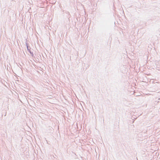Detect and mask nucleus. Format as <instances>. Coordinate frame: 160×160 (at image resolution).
<instances>
[{
  "label": "nucleus",
  "mask_w": 160,
  "mask_h": 160,
  "mask_svg": "<svg viewBox=\"0 0 160 160\" xmlns=\"http://www.w3.org/2000/svg\"><path fill=\"white\" fill-rule=\"evenodd\" d=\"M26 44V46L27 47V50L32 55V56H33V52H31V50H30V49H31V48L30 47H29L28 46V42H26L25 43Z\"/></svg>",
  "instance_id": "1"
},
{
  "label": "nucleus",
  "mask_w": 160,
  "mask_h": 160,
  "mask_svg": "<svg viewBox=\"0 0 160 160\" xmlns=\"http://www.w3.org/2000/svg\"><path fill=\"white\" fill-rule=\"evenodd\" d=\"M31 8H30L28 10V12H29V13L32 12L31 11Z\"/></svg>",
  "instance_id": "2"
}]
</instances>
